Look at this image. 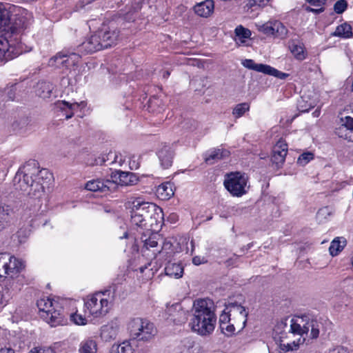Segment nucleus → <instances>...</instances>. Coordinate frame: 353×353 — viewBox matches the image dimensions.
I'll return each mask as SVG.
<instances>
[{
    "instance_id": "obj_18",
    "label": "nucleus",
    "mask_w": 353,
    "mask_h": 353,
    "mask_svg": "<svg viewBox=\"0 0 353 353\" xmlns=\"http://www.w3.org/2000/svg\"><path fill=\"white\" fill-rule=\"evenodd\" d=\"M229 156L230 152L223 148H212L204 154V161L207 164L212 165Z\"/></svg>"
},
{
    "instance_id": "obj_30",
    "label": "nucleus",
    "mask_w": 353,
    "mask_h": 353,
    "mask_svg": "<svg viewBox=\"0 0 353 353\" xmlns=\"http://www.w3.org/2000/svg\"><path fill=\"white\" fill-rule=\"evenodd\" d=\"M131 223L141 228H146L149 225V222L141 216L134 205L131 210Z\"/></svg>"
},
{
    "instance_id": "obj_5",
    "label": "nucleus",
    "mask_w": 353,
    "mask_h": 353,
    "mask_svg": "<svg viewBox=\"0 0 353 353\" xmlns=\"http://www.w3.org/2000/svg\"><path fill=\"white\" fill-rule=\"evenodd\" d=\"M322 327L323 324L317 317L311 314H304L292 319L290 332L301 337L304 334L307 335L310 332V338L316 339Z\"/></svg>"
},
{
    "instance_id": "obj_60",
    "label": "nucleus",
    "mask_w": 353,
    "mask_h": 353,
    "mask_svg": "<svg viewBox=\"0 0 353 353\" xmlns=\"http://www.w3.org/2000/svg\"><path fill=\"white\" fill-rule=\"evenodd\" d=\"M254 4L259 6H264L270 0H252Z\"/></svg>"
},
{
    "instance_id": "obj_10",
    "label": "nucleus",
    "mask_w": 353,
    "mask_h": 353,
    "mask_svg": "<svg viewBox=\"0 0 353 353\" xmlns=\"http://www.w3.org/2000/svg\"><path fill=\"white\" fill-rule=\"evenodd\" d=\"M259 30L268 35L279 39H285L288 36L287 28L279 21H269L259 26Z\"/></svg>"
},
{
    "instance_id": "obj_42",
    "label": "nucleus",
    "mask_w": 353,
    "mask_h": 353,
    "mask_svg": "<svg viewBox=\"0 0 353 353\" xmlns=\"http://www.w3.org/2000/svg\"><path fill=\"white\" fill-rule=\"evenodd\" d=\"M65 57V55L63 54V51L58 52L49 60L48 65L51 67L64 68V64L61 63V61H64Z\"/></svg>"
},
{
    "instance_id": "obj_38",
    "label": "nucleus",
    "mask_w": 353,
    "mask_h": 353,
    "mask_svg": "<svg viewBox=\"0 0 353 353\" xmlns=\"http://www.w3.org/2000/svg\"><path fill=\"white\" fill-rule=\"evenodd\" d=\"M111 353H134V350L130 343L125 341L120 344L113 345Z\"/></svg>"
},
{
    "instance_id": "obj_21",
    "label": "nucleus",
    "mask_w": 353,
    "mask_h": 353,
    "mask_svg": "<svg viewBox=\"0 0 353 353\" xmlns=\"http://www.w3.org/2000/svg\"><path fill=\"white\" fill-rule=\"evenodd\" d=\"M63 54L65 55L64 61L61 63L64 64V68H70L72 66L76 65L80 61L81 57L83 56L81 52L77 51V48L74 50H64Z\"/></svg>"
},
{
    "instance_id": "obj_15",
    "label": "nucleus",
    "mask_w": 353,
    "mask_h": 353,
    "mask_svg": "<svg viewBox=\"0 0 353 353\" xmlns=\"http://www.w3.org/2000/svg\"><path fill=\"white\" fill-rule=\"evenodd\" d=\"M157 154L160 165L163 169H168L172 166L175 154L170 145H162Z\"/></svg>"
},
{
    "instance_id": "obj_57",
    "label": "nucleus",
    "mask_w": 353,
    "mask_h": 353,
    "mask_svg": "<svg viewBox=\"0 0 353 353\" xmlns=\"http://www.w3.org/2000/svg\"><path fill=\"white\" fill-rule=\"evenodd\" d=\"M206 261H207L205 259V257H201L199 256H196L193 257V259H192V263L196 265H201L202 263H205Z\"/></svg>"
},
{
    "instance_id": "obj_4",
    "label": "nucleus",
    "mask_w": 353,
    "mask_h": 353,
    "mask_svg": "<svg viewBox=\"0 0 353 353\" xmlns=\"http://www.w3.org/2000/svg\"><path fill=\"white\" fill-rule=\"evenodd\" d=\"M41 317L52 327L63 325L66 322L59 303L50 298H41L37 301Z\"/></svg>"
},
{
    "instance_id": "obj_43",
    "label": "nucleus",
    "mask_w": 353,
    "mask_h": 353,
    "mask_svg": "<svg viewBox=\"0 0 353 353\" xmlns=\"http://www.w3.org/2000/svg\"><path fill=\"white\" fill-rule=\"evenodd\" d=\"M315 106L314 101H307L305 97H301L299 101L297 108L301 112H307Z\"/></svg>"
},
{
    "instance_id": "obj_44",
    "label": "nucleus",
    "mask_w": 353,
    "mask_h": 353,
    "mask_svg": "<svg viewBox=\"0 0 353 353\" xmlns=\"http://www.w3.org/2000/svg\"><path fill=\"white\" fill-rule=\"evenodd\" d=\"M264 74L277 77L280 79H285L289 76V74L281 72L269 65H267V68Z\"/></svg>"
},
{
    "instance_id": "obj_47",
    "label": "nucleus",
    "mask_w": 353,
    "mask_h": 353,
    "mask_svg": "<svg viewBox=\"0 0 353 353\" xmlns=\"http://www.w3.org/2000/svg\"><path fill=\"white\" fill-rule=\"evenodd\" d=\"M219 327L221 332L227 336H232L234 333L235 325L234 324L230 323V322L227 324H222Z\"/></svg>"
},
{
    "instance_id": "obj_6",
    "label": "nucleus",
    "mask_w": 353,
    "mask_h": 353,
    "mask_svg": "<svg viewBox=\"0 0 353 353\" xmlns=\"http://www.w3.org/2000/svg\"><path fill=\"white\" fill-rule=\"evenodd\" d=\"M111 306V301L105 297V293L99 292L88 296L84 301L85 312L94 318L106 315Z\"/></svg>"
},
{
    "instance_id": "obj_40",
    "label": "nucleus",
    "mask_w": 353,
    "mask_h": 353,
    "mask_svg": "<svg viewBox=\"0 0 353 353\" xmlns=\"http://www.w3.org/2000/svg\"><path fill=\"white\" fill-rule=\"evenodd\" d=\"M236 41V43H244L245 39H248L251 36L250 30L243 28L242 26H239L235 29Z\"/></svg>"
},
{
    "instance_id": "obj_61",
    "label": "nucleus",
    "mask_w": 353,
    "mask_h": 353,
    "mask_svg": "<svg viewBox=\"0 0 353 353\" xmlns=\"http://www.w3.org/2000/svg\"><path fill=\"white\" fill-rule=\"evenodd\" d=\"M191 122V126L190 128H188L190 130H194L196 128V123L195 121H190Z\"/></svg>"
},
{
    "instance_id": "obj_3",
    "label": "nucleus",
    "mask_w": 353,
    "mask_h": 353,
    "mask_svg": "<svg viewBox=\"0 0 353 353\" xmlns=\"http://www.w3.org/2000/svg\"><path fill=\"white\" fill-rule=\"evenodd\" d=\"M17 189L34 199H40L44 194L45 183L52 179V174L46 169L38 170L35 167L26 168L22 174H17Z\"/></svg>"
},
{
    "instance_id": "obj_46",
    "label": "nucleus",
    "mask_w": 353,
    "mask_h": 353,
    "mask_svg": "<svg viewBox=\"0 0 353 353\" xmlns=\"http://www.w3.org/2000/svg\"><path fill=\"white\" fill-rule=\"evenodd\" d=\"M332 214V210L331 209L326 206L321 208L316 214L317 219L322 221L323 220H325L328 216H330Z\"/></svg>"
},
{
    "instance_id": "obj_63",
    "label": "nucleus",
    "mask_w": 353,
    "mask_h": 353,
    "mask_svg": "<svg viewBox=\"0 0 353 353\" xmlns=\"http://www.w3.org/2000/svg\"><path fill=\"white\" fill-rule=\"evenodd\" d=\"M312 114H313L314 117H317L320 114V110H316Z\"/></svg>"
},
{
    "instance_id": "obj_16",
    "label": "nucleus",
    "mask_w": 353,
    "mask_h": 353,
    "mask_svg": "<svg viewBox=\"0 0 353 353\" xmlns=\"http://www.w3.org/2000/svg\"><path fill=\"white\" fill-rule=\"evenodd\" d=\"M168 314L170 320L176 324H182L187 321H189L188 312L183 310L179 303H176L170 307L168 308Z\"/></svg>"
},
{
    "instance_id": "obj_26",
    "label": "nucleus",
    "mask_w": 353,
    "mask_h": 353,
    "mask_svg": "<svg viewBox=\"0 0 353 353\" xmlns=\"http://www.w3.org/2000/svg\"><path fill=\"white\" fill-rule=\"evenodd\" d=\"M157 196L161 200H168L174 195L173 185L170 182L163 183L156 190Z\"/></svg>"
},
{
    "instance_id": "obj_56",
    "label": "nucleus",
    "mask_w": 353,
    "mask_h": 353,
    "mask_svg": "<svg viewBox=\"0 0 353 353\" xmlns=\"http://www.w3.org/2000/svg\"><path fill=\"white\" fill-rule=\"evenodd\" d=\"M330 353H349L347 347L343 346H337L332 349Z\"/></svg>"
},
{
    "instance_id": "obj_22",
    "label": "nucleus",
    "mask_w": 353,
    "mask_h": 353,
    "mask_svg": "<svg viewBox=\"0 0 353 353\" xmlns=\"http://www.w3.org/2000/svg\"><path fill=\"white\" fill-rule=\"evenodd\" d=\"M214 2L212 0H205L194 7V10L196 14L201 17H208L214 11Z\"/></svg>"
},
{
    "instance_id": "obj_9",
    "label": "nucleus",
    "mask_w": 353,
    "mask_h": 353,
    "mask_svg": "<svg viewBox=\"0 0 353 353\" xmlns=\"http://www.w3.org/2000/svg\"><path fill=\"white\" fill-rule=\"evenodd\" d=\"M248 178L239 172H231L226 175L225 188L234 196H241L247 192Z\"/></svg>"
},
{
    "instance_id": "obj_14",
    "label": "nucleus",
    "mask_w": 353,
    "mask_h": 353,
    "mask_svg": "<svg viewBox=\"0 0 353 353\" xmlns=\"http://www.w3.org/2000/svg\"><path fill=\"white\" fill-rule=\"evenodd\" d=\"M97 32L100 33L103 48H108L115 44L119 37V31L114 28L103 27Z\"/></svg>"
},
{
    "instance_id": "obj_48",
    "label": "nucleus",
    "mask_w": 353,
    "mask_h": 353,
    "mask_svg": "<svg viewBox=\"0 0 353 353\" xmlns=\"http://www.w3.org/2000/svg\"><path fill=\"white\" fill-rule=\"evenodd\" d=\"M347 7V3L345 0H339L334 6V10L337 14H342Z\"/></svg>"
},
{
    "instance_id": "obj_62",
    "label": "nucleus",
    "mask_w": 353,
    "mask_h": 353,
    "mask_svg": "<svg viewBox=\"0 0 353 353\" xmlns=\"http://www.w3.org/2000/svg\"><path fill=\"white\" fill-rule=\"evenodd\" d=\"M105 160L103 157H99L98 160H97V164L102 165L103 163H105Z\"/></svg>"
},
{
    "instance_id": "obj_19",
    "label": "nucleus",
    "mask_w": 353,
    "mask_h": 353,
    "mask_svg": "<svg viewBox=\"0 0 353 353\" xmlns=\"http://www.w3.org/2000/svg\"><path fill=\"white\" fill-rule=\"evenodd\" d=\"M228 308L230 309L229 312H233L234 314L239 315V319L235 321V325L239 330H243L246 325L248 315L245 307L237 303H230Z\"/></svg>"
},
{
    "instance_id": "obj_51",
    "label": "nucleus",
    "mask_w": 353,
    "mask_h": 353,
    "mask_svg": "<svg viewBox=\"0 0 353 353\" xmlns=\"http://www.w3.org/2000/svg\"><path fill=\"white\" fill-rule=\"evenodd\" d=\"M9 221V214L5 209L0 207V229L4 226V224Z\"/></svg>"
},
{
    "instance_id": "obj_31",
    "label": "nucleus",
    "mask_w": 353,
    "mask_h": 353,
    "mask_svg": "<svg viewBox=\"0 0 353 353\" xmlns=\"http://www.w3.org/2000/svg\"><path fill=\"white\" fill-rule=\"evenodd\" d=\"M305 339L301 336H300L296 341L294 340L290 342H285L282 338L279 342L280 350L283 352L296 350L299 347L300 344L303 343Z\"/></svg>"
},
{
    "instance_id": "obj_12",
    "label": "nucleus",
    "mask_w": 353,
    "mask_h": 353,
    "mask_svg": "<svg viewBox=\"0 0 353 353\" xmlns=\"http://www.w3.org/2000/svg\"><path fill=\"white\" fill-rule=\"evenodd\" d=\"M102 49L103 48L101 43L100 33L97 31L77 46V51L83 55L94 53Z\"/></svg>"
},
{
    "instance_id": "obj_28",
    "label": "nucleus",
    "mask_w": 353,
    "mask_h": 353,
    "mask_svg": "<svg viewBox=\"0 0 353 353\" xmlns=\"http://www.w3.org/2000/svg\"><path fill=\"white\" fill-rule=\"evenodd\" d=\"M289 48L296 59L303 61L306 59L307 52L302 43H299L292 41L289 43Z\"/></svg>"
},
{
    "instance_id": "obj_59",
    "label": "nucleus",
    "mask_w": 353,
    "mask_h": 353,
    "mask_svg": "<svg viewBox=\"0 0 353 353\" xmlns=\"http://www.w3.org/2000/svg\"><path fill=\"white\" fill-rule=\"evenodd\" d=\"M159 102V100L157 98H153L152 99L150 100V107L152 108L156 105H158Z\"/></svg>"
},
{
    "instance_id": "obj_45",
    "label": "nucleus",
    "mask_w": 353,
    "mask_h": 353,
    "mask_svg": "<svg viewBox=\"0 0 353 353\" xmlns=\"http://www.w3.org/2000/svg\"><path fill=\"white\" fill-rule=\"evenodd\" d=\"M306 1L313 6L320 7L317 9L309 8L308 10L316 14L323 11V6L324 5L325 0H306Z\"/></svg>"
},
{
    "instance_id": "obj_24",
    "label": "nucleus",
    "mask_w": 353,
    "mask_h": 353,
    "mask_svg": "<svg viewBox=\"0 0 353 353\" xmlns=\"http://www.w3.org/2000/svg\"><path fill=\"white\" fill-rule=\"evenodd\" d=\"M81 105H84L83 102L78 103H69L65 101H59L57 106L62 112H65V119H68L72 117L74 112L76 111Z\"/></svg>"
},
{
    "instance_id": "obj_8",
    "label": "nucleus",
    "mask_w": 353,
    "mask_h": 353,
    "mask_svg": "<svg viewBox=\"0 0 353 353\" xmlns=\"http://www.w3.org/2000/svg\"><path fill=\"white\" fill-rule=\"evenodd\" d=\"M133 205L149 222V226L151 228L154 225L162 223L163 221V210L154 203L137 200L133 202Z\"/></svg>"
},
{
    "instance_id": "obj_29",
    "label": "nucleus",
    "mask_w": 353,
    "mask_h": 353,
    "mask_svg": "<svg viewBox=\"0 0 353 353\" xmlns=\"http://www.w3.org/2000/svg\"><path fill=\"white\" fill-rule=\"evenodd\" d=\"M166 275L176 279L182 277L183 268L180 263H168L165 268Z\"/></svg>"
},
{
    "instance_id": "obj_52",
    "label": "nucleus",
    "mask_w": 353,
    "mask_h": 353,
    "mask_svg": "<svg viewBox=\"0 0 353 353\" xmlns=\"http://www.w3.org/2000/svg\"><path fill=\"white\" fill-rule=\"evenodd\" d=\"M29 353H56L55 350L50 347H34Z\"/></svg>"
},
{
    "instance_id": "obj_7",
    "label": "nucleus",
    "mask_w": 353,
    "mask_h": 353,
    "mask_svg": "<svg viewBox=\"0 0 353 353\" xmlns=\"http://www.w3.org/2000/svg\"><path fill=\"white\" fill-rule=\"evenodd\" d=\"M128 329L133 339L142 341H150L157 333L152 323L141 318L130 320L128 325Z\"/></svg>"
},
{
    "instance_id": "obj_37",
    "label": "nucleus",
    "mask_w": 353,
    "mask_h": 353,
    "mask_svg": "<svg viewBox=\"0 0 353 353\" xmlns=\"http://www.w3.org/2000/svg\"><path fill=\"white\" fill-rule=\"evenodd\" d=\"M173 253L172 244L170 241L163 242L161 250L155 249L152 250L151 257H157L158 254H163L167 257H170Z\"/></svg>"
},
{
    "instance_id": "obj_20",
    "label": "nucleus",
    "mask_w": 353,
    "mask_h": 353,
    "mask_svg": "<svg viewBox=\"0 0 353 353\" xmlns=\"http://www.w3.org/2000/svg\"><path fill=\"white\" fill-rule=\"evenodd\" d=\"M111 178L112 179L118 178L119 182H117V183L122 186L133 185L138 181V179L134 174L122 171L112 172Z\"/></svg>"
},
{
    "instance_id": "obj_1",
    "label": "nucleus",
    "mask_w": 353,
    "mask_h": 353,
    "mask_svg": "<svg viewBox=\"0 0 353 353\" xmlns=\"http://www.w3.org/2000/svg\"><path fill=\"white\" fill-rule=\"evenodd\" d=\"M22 12L21 8L0 3V63L1 64L12 60L21 53V50L10 43L3 32L10 31L12 34H19L26 28L23 18L17 17L19 14H22Z\"/></svg>"
},
{
    "instance_id": "obj_39",
    "label": "nucleus",
    "mask_w": 353,
    "mask_h": 353,
    "mask_svg": "<svg viewBox=\"0 0 353 353\" xmlns=\"http://www.w3.org/2000/svg\"><path fill=\"white\" fill-rule=\"evenodd\" d=\"M242 65L250 70L263 73L267 68L266 64L256 63L252 59H245L242 61Z\"/></svg>"
},
{
    "instance_id": "obj_64",
    "label": "nucleus",
    "mask_w": 353,
    "mask_h": 353,
    "mask_svg": "<svg viewBox=\"0 0 353 353\" xmlns=\"http://www.w3.org/2000/svg\"><path fill=\"white\" fill-rule=\"evenodd\" d=\"M170 75V72L168 71H165L163 74V78L166 79Z\"/></svg>"
},
{
    "instance_id": "obj_23",
    "label": "nucleus",
    "mask_w": 353,
    "mask_h": 353,
    "mask_svg": "<svg viewBox=\"0 0 353 353\" xmlns=\"http://www.w3.org/2000/svg\"><path fill=\"white\" fill-rule=\"evenodd\" d=\"M119 330V325L116 323L104 325L101 328V337L105 341L114 340L118 335Z\"/></svg>"
},
{
    "instance_id": "obj_27",
    "label": "nucleus",
    "mask_w": 353,
    "mask_h": 353,
    "mask_svg": "<svg viewBox=\"0 0 353 353\" xmlns=\"http://www.w3.org/2000/svg\"><path fill=\"white\" fill-rule=\"evenodd\" d=\"M53 88L51 83L41 81L37 84L35 92L39 97L46 99L50 97Z\"/></svg>"
},
{
    "instance_id": "obj_11",
    "label": "nucleus",
    "mask_w": 353,
    "mask_h": 353,
    "mask_svg": "<svg viewBox=\"0 0 353 353\" xmlns=\"http://www.w3.org/2000/svg\"><path fill=\"white\" fill-rule=\"evenodd\" d=\"M85 188L92 192H115L117 183L114 179H96L88 181L85 185Z\"/></svg>"
},
{
    "instance_id": "obj_34",
    "label": "nucleus",
    "mask_w": 353,
    "mask_h": 353,
    "mask_svg": "<svg viewBox=\"0 0 353 353\" xmlns=\"http://www.w3.org/2000/svg\"><path fill=\"white\" fill-rule=\"evenodd\" d=\"M97 343L93 339H85L81 341L79 345V353H97Z\"/></svg>"
},
{
    "instance_id": "obj_55",
    "label": "nucleus",
    "mask_w": 353,
    "mask_h": 353,
    "mask_svg": "<svg viewBox=\"0 0 353 353\" xmlns=\"http://www.w3.org/2000/svg\"><path fill=\"white\" fill-rule=\"evenodd\" d=\"M15 91H16V88L14 85L10 87V88H8L6 90V94L8 100L12 101V100L14 99V98H15Z\"/></svg>"
},
{
    "instance_id": "obj_49",
    "label": "nucleus",
    "mask_w": 353,
    "mask_h": 353,
    "mask_svg": "<svg viewBox=\"0 0 353 353\" xmlns=\"http://www.w3.org/2000/svg\"><path fill=\"white\" fill-rule=\"evenodd\" d=\"M70 319L77 325H85L87 324V319L81 314L77 313L72 314Z\"/></svg>"
},
{
    "instance_id": "obj_53",
    "label": "nucleus",
    "mask_w": 353,
    "mask_h": 353,
    "mask_svg": "<svg viewBox=\"0 0 353 353\" xmlns=\"http://www.w3.org/2000/svg\"><path fill=\"white\" fill-rule=\"evenodd\" d=\"M230 312L223 311L219 316V326L222 324H227L230 322Z\"/></svg>"
},
{
    "instance_id": "obj_50",
    "label": "nucleus",
    "mask_w": 353,
    "mask_h": 353,
    "mask_svg": "<svg viewBox=\"0 0 353 353\" xmlns=\"http://www.w3.org/2000/svg\"><path fill=\"white\" fill-rule=\"evenodd\" d=\"M314 155L311 152H305L302 154L297 160V163L301 165H305L310 160L313 159Z\"/></svg>"
},
{
    "instance_id": "obj_17",
    "label": "nucleus",
    "mask_w": 353,
    "mask_h": 353,
    "mask_svg": "<svg viewBox=\"0 0 353 353\" xmlns=\"http://www.w3.org/2000/svg\"><path fill=\"white\" fill-rule=\"evenodd\" d=\"M288 153V145L283 141L279 140L273 147L271 160L273 163L279 165L284 163Z\"/></svg>"
},
{
    "instance_id": "obj_33",
    "label": "nucleus",
    "mask_w": 353,
    "mask_h": 353,
    "mask_svg": "<svg viewBox=\"0 0 353 353\" xmlns=\"http://www.w3.org/2000/svg\"><path fill=\"white\" fill-rule=\"evenodd\" d=\"M352 26L350 24L343 23L336 27L335 31L332 33V35L341 38L348 39L352 37Z\"/></svg>"
},
{
    "instance_id": "obj_35",
    "label": "nucleus",
    "mask_w": 353,
    "mask_h": 353,
    "mask_svg": "<svg viewBox=\"0 0 353 353\" xmlns=\"http://www.w3.org/2000/svg\"><path fill=\"white\" fill-rule=\"evenodd\" d=\"M346 241L343 238L336 237L332 242L329 248L332 256H336L345 246Z\"/></svg>"
},
{
    "instance_id": "obj_58",
    "label": "nucleus",
    "mask_w": 353,
    "mask_h": 353,
    "mask_svg": "<svg viewBox=\"0 0 353 353\" xmlns=\"http://www.w3.org/2000/svg\"><path fill=\"white\" fill-rule=\"evenodd\" d=\"M178 353H194L192 347H183Z\"/></svg>"
},
{
    "instance_id": "obj_25",
    "label": "nucleus",
    "mask_w": 353,
    "mask_h": 353,
    "mask_svg": "<svg viewBox=\"0 0 353 353\" xmlns=\"http://www.w3.org/2000/svg\"><path fill=\"white\" fill-rule=\"evenodd\" d=\"M9 276L14 277L25 268V263L23 261L9 254Z\"/></svg>"
},
{
    "instance_id": "obj_32",
    "label": "nucleus",
    "mask_w": 353,
    "mask_h": 353,
    "mask_svg": "<svg viewBox=\"0 0 353 353\" xmlns=\"http://www.w3.org/2000/svg\"><path fill=\"white\" fill-rule=\"evenodd\" d=\"M159 239V236L157 234H152L150 236L148 239L143 240V246L142 248V252L144 254L149 255L147 253V251H151L152 250L159 249L158 248V240Z\"/></svg>"
},
{
    "instance_id": "obj_2",
    "label": "nucleus",
    "mask_w": 353,
    "mask_h": 353,
    "mask_svg": "<svg viewBox=\"0 0 353 353\" xmlns=\"http://www.w3.org/2000/svg\"><path fill=\"white\" fill-rule=\"evenodd\" d=\"M216 323L213 301L210 299L195 300L189 314L188 327L191 331L201 336H208L213 333Z\"/></svg>"
},
{
    "instance_id": "obj_13",
    "label": "nucleus",
    "mask_w": 353,
    "mask_h": 353,
    "mask_svg": "<svg viewBox=\"0 0 353 353\" xmlns=\"http://www.w3.org/2000/svg\"><path fill=\"white\" fill-rule=\"evenodd\" d=\"M335 134L340 138L353 142V119L349 116L341 118Z\"/></svg>"
},
{
    "instance_id": "obj_41",
    "label": "nucleus",
    "mask_w": 353,
    "mask_h": 353,
    "mask_svg": "<svg viewBox=\"0 0 353 353\" xmlns=\"http://www.w3.org/2000/svg\"><path fill=\"white\" fill-rule=\"evenodd\" d=\"M250 110V104L248 103H241L237 104L232 110V114L236 119L241 117L246 112Z\"/></svg>"
},
{
    "instance_id": "obj_36",
    "label": "nucleus",
    "mask_w": 353,
    "mask_h": 353,
    "mask_svg": "<svg viewBox=\"0 0 353 353\" xmlns=\"http://www.w3.org/2000/svg\"><path fill=\"white\" fill-rule=\"evenodd\" d=\"M9 253H0V277L9 276Z\"/></svg>"
},
{
    "instance_id": "obj_54",
    "label": "nucleus",
    "mask_w": 353,
    "mask_h": 353,
    "mask_svg": "<svg viewBox=\"0 0 353 353\" xmlns=\"http://www.w3.org/2000/svg\"><path fill=\"white\" fill-rule=\"evenodd\" d=\"M0 353H15V350L10 344L6 345L3 344V343H0Z\"/></svg>"
}]
</instances>
